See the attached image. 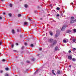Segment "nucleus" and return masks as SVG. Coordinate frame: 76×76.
I'll use <instances>...</instances> for the list:
<instances>
[{"instance_id": "obj_6", "label": "nucleus", "mask_w": 76, "mask_h": 76, "mask_svg": "<svg viewBox=\"0 0 76 76\" xmlns=\"http://www.w3.org/2000/svg\"><path fill=\"white\" fill-rule=\"evenodd\" d=\"M24 25L25 26H28V22H24Z\"/></svg>"}, {"instance_id": "obj_52", "label": "nucleus", "mask_w": 76, "mask_h": 76, "mask_svg": "<svg viewBox=\"0 0 76 76\" xmlns=\"http://www.w3.org/2000/svg\"><path fill=\"white\" fill-rule=\"evenodd\" d=\"M50 6L51 7V6H52V5L50 4Z\"/></svg>"}, {"instance_id": "obj_16", "label": "nucleus", "mask_w": 76, "mask_h": 76, "mask_svg": "<svg viewBox=\"0 0 76 76\" xmlns=\"http://www.w3.org/2000/svg\"><path fill=\"white\" fill-rule=\"evenodd\" d=\"M67 33H69V34H70V32H71V31L70 30H67L66 31Z\"/></svg>"}, {"instance_id": "obj_33", "label": "nucleus", "mask_w": 76, "mask_h": 76, "mask_svg": "<svg viewBox=\"0 0 76 76\" xmlns=\"http://www.w3.org/2000/svg\"><path fill=\"white\" fill-rule=\"evenodd\" d=\"M38 72V70H37L36 71H35V72L34 74H36L37 73V72Z\"/></svg>"}, {"instance_id": "obj_2", "label": "nucleus", "mask_w": 76, "mask_h": 76, "mask_svg": "<svg viewBox=\"0 0 76 76\" xmlns=\"http://www.w3.org/2000/svg\"><path fill=\"white\" fill-rule=\"evenodd\" d=\"M58 35H59V34L58 33V31L57 30L56 31V34L54 36V37L55 38H57L58 36Z\"/></svg>"}, {"instance_id": "obj_25", "label": "nucleus", "mask_w": 76, "mask_h": 76, "mask_svg": "<svg viewBox=\"0 0 76 76\" xmlns=\"http://www.w3.org/2000/svg\"><path fill=\"white\" fill-rule=\"evenodd\" d=\"M11 47L12 48H13V47H14V44H12L11 45Z\"/></svg>"}, {"instance_id": "obj_59", "label": "nucleus", "mask_w": 76, "mask_h": 76, "mask_svg": "<svg viewBox=\"0 0 76 76\" xmlns=\"http://www.w3.org/2000/svg\"><path fill=\"white\" fill-rule=\"evenodd\" d=\"M16 58H18V57L16 56Z\"/></svg>"}, {"instance_id": "obj_37", "label": "nucleus", "mask_w": 76, "mask_h": 76, "mask_svg": "<svg viewBox=\"0 0 76 76\" xmlns=\"http://www.w3.org/2000/svg\"><path fill=\"white\" fill-rule=\"evenodd\" d=\"M24 45H28V44H27V43H24Z\"/></svg>"}, {"instance_id": "obj_18", "label": "nucleus", "mask_w": 76, "mask_h": 76, "mask_svg": "<svg viewBox=\"0 0 76 76\" xmlns=\"http://www.w3.org/2000/svg\"><path fill=\"white\" fill-rule=\"evenodd\" d=\"M35 61V58H33L31 59V61Z\"/></svg>"}, {"instance_id": "obj_32", "label": "nucleus", "mask_w": 76, "mask_h": 76, "mask_svg": "<svg viewBox=\"0 0 76 76\" xmlns=\"http://www.w3.org/2000/svg\"><path fill=\"white\" fill-rule=\"evenodd\" d=\"M31 47H34V45L32 44H31Z\"/></svg>"}, {"instance_id": "obj_41", "label": "nucleus", "mask_w": 76, "mask_h": 76, "mask_svg": "<svg viewBox=\"0 0 76 76\" xmlns=\"http://www.w3.org/2000/svg\"><path fill=\"white\" fill-rule=\"evenodd\" d=\"M2 61H6V60L5 59H3Z\"/></svg>"}, {"instance_id": "obj_8", "label": "nucleus", "mask_w": 76, "mask_h": 76, "mask_svg": "<svg viewBox=\"0 0 76 76\" xmlns=\"http://www.w3.org/2000/svg\"><path fill=\"white\" fill-rule=\"evenodd\" d=\"M44 39L45 40V42H47V41H48V39H47V37H44Z\"/></svg>"}, {"instance_id": "obj_34", "label": "nucleus", "mask_w": 76, "mask_h": 76, "mask_svg": "<svg viewBox=\"0 0 76 76\" xmlns=\"http://www.w3.org/2000/svg\"><path fill=\"white\" fill-rule=\"evenodd\" d=\"M28 19L29 20V21H32V20H31V19H30L29 18H28Z\"/></svg>"}, {"instance_id": "obj_58", "label": "nucleus", "mask_w": 76, "mask_h": 76, "mask_svg": "<svg viewBox=\"0 0 76 76\" xmlns=\"http://www.w3.org/2000/svg\"><path fill=\"white\" fill-rule=\"evenodd\" d=\"M20 37H22V36H21V35H20Z\"/></svg>"}, {"instance_id": "obj_46", "label": "nucleus", "mask_w": 76, "mask_h": 76, "mask_svg": "<svg viewBox=\"0 0 76 76\" xmlns=\"http://www.w3.org/2000/svg\"><path fill=\"white\" fill-rule=\"evenodd\" d=\"M19 45V44H18V43H16V45Z\"/></svg>"}, {"instance_id": "obj_44", "label": "nucleus", "mask_w": 76, "mask_h": 76, "mask_svg": "<svg viewBox=\"0 0 76 76\" xmlns=\"http://www.w3.org/2000/svg\"><path fill=\"white\" fill-rule=\"evenodd\" d=\"M71 50H69L68 51V53H71Z\"/></svg>"}, {"instance_id": "obj_15", "label": "nucleus", "mask_w": 76, "mask_h": 76, "mask_svg": "<svg viewBox=\"0 0 76 76\" xmlns=\"http://www.w3.org/2000/svg\"><path fill=\"white\" fill-rule=\"evenodd\" d=\"M57 73L58 75H59L61 73L60 71L59 70L57 71Z\"/></svg>"}, {"instance_id": "obj_54", "label": "nucleus", "mask_w": 76, "mask_h": 76, "mask_svg": "<svg viewBox=\"0 0 76 76\" xmlns=\"http://www.w3.org/2000/svg\"><path fill=\"white\" fill-rule=\"evenodd\" d=\"M38 8H39V6H37Z\"/></svg>"}, {"instance_id": "obj_12", "label": "nucleus", "mask_w": 76, "mask_h": 76, "mask_svg": "<svg viewBox=\"0 0 76 76\" xmlns=\"http://www.w3.org/2000/svg\"><path fill=\"white\" fill-rule=\"evenodd\" d=\"M57 41L55 40L54 42L53 43V45H55V44H57Z\"/></svg>"}, {"instance_id": "obj_29", "label": "nucleus", "mask_w": 76, "mask_h": 76, "mask_svg": "<svg viewBox=\"0 0 76 76\" xmlns=\"http://www.w3.org/2000/svg\"><path fill=\"white\" fill-rule=\"evenodd\" d=\"M56 9H57V10H60V8H59V7H57L56 8Z\"/></svg>"}, {"instance_id": "obj_42", "label": "nucleus", "mask_w": 76, "mask_h": 76, "mask_svg": "<svg viewBox=\"0 0 76 76\" xmlns=\"http://www.w3.org/2000/svg\"><path fill=\"white\" fill-rule=\"evenodd\" d=\"M0 72L1 73H3V71H2V70L0 71Z\"/></svg>"}, {"instance_id": "obj_7", "label": "nucleus", "mask_w": 76, "mask_h": 76, "mask_svg": "<svg viewBox=\"0 0 76 76\" xmlns=\"http://www.w3.org/2000/svg\"><path fill=\"white\" fill-rule=\"evenodd\" d=\"M72 51L75 53H76V49L75 48H73L72 49Z\"/></svg>"}, {"instance_id": "obj_60", "label": "nucleus", "mask_w": 76, "mask_h": 76, "mask_svg": "<svg viewBox=\"0 0 76 76\" xmlns=\"http://www.w3.org/2000/svg\"><path fill=\"white\" fill-rule=\"evenodd\" d=\"M0 55H1V53H0Z\"/></svg>"}, {"instance_id": "obj_48", "label": "nucleus", "mask_w": 76, "mask_h": 76, "mask_svg": "<svg viewBox=\"0 0 76 76\" xmlns=\"http://www.w3.org/2000/svg\"><path fill=\"white\" fill-rule=\"evenodd\" d=\"M37 10H35V11H34V13H37Z\"/></svg>"}, {"instance_id": "obj_50", "label": "nucleus", "mask_w": 76, "mask_h": 76, "mask_svg": "<svg viewBox=\"0 0 76 76\" xmlns=\"http://www.w3.org/2000/svg\"><path fill=\"white\" fill-rule=\"evenodd\" d=\"M4 0H1V1H3Z\"/></svg>"}, {"instance_id": "obj_43", "label": "nucleus", "mask_w": 76, "mask_h": 76, "mask_svg": "<svg viewBox=\"0 0 76 76\" xmlns=\"http://www.w3.org/2000/svg\"><path fill=\"white\" fill-rule=\"evenodd\" d=\"M3 15H6V13H5V12H3Z\"/></svg>"}, {"instance_id": "obj_3", "label": "nucleus", "mask_w": 76, "mask_h": 76, "mask_svg": "<svg viewBox=\"0 0 76 76\" xmlns=\"http://www.w3.org/2000/svg\"><path fill=\"white\" fill-rule=\"evenodd\" d=\"M76 19L75 20H71L70 22V23H75V22H76Z\"/></svg>"}, {"instance_id": "obj_17", "label": "nucleus", "mask_w": 76, "mask_h": 76, "mask_svg": "<svg viewBox=\"0 0 76 76\" xmlns=\"http://www.w3.org/2000/svg\"><path fill=\"white\" fill-rule=\"evenodd\" d=\"M12 34H15V30H12Z\"/></svg>"}, {"instance_id": "obj_36", "label": "nucleus", "mask_w": 76, "mask_h": 76, "mask_svg": "<svg viewBox=\"0 0 76 76\" xmlns=\"http://www.w3.org/2000/svg\"><path fill=\"white\" fill-rule=\"evenodd\" d=\"M74 32H76V29H74Z\"/></svg>"}, {"instance_id": "obj_24", "label": "nucleus", "mask_w": 76, "mask_h": 76, "mask_svg": "<svg viewBox=\"0 0 76 76\" xmlns=\"http://www.w3.org/2000/svg\"><path fill=\"white\" fill-rule=\"evenodd\" d=\"M8 15L10 17H11L12 16V14L11 13H10L8 14Z\"/></svg>"}, {"instance_id": "obj_53", "label": "nucleus", "mask_w": 76, "mask_h": 76, "mask_svg": "<svg viewBox=\"0 0 76 76\" xmlns=\"http://www.w3.org/2000/svg\"><path fill=\"white\" fill-rule=\"evenodd\" d=\"M71 65H69V67H71Z\"/></svg>"}, {"instance_id": "obj_5", "label": "nucleus", "mask_w": 76, "mask_h": 76, "mask_svg": "<svg viewBox=\"0 0 76 76\" xmlns=\"http://www.w3.org/2000/svg\"><path fill=\"white\" fill-rule=\"evenodd\" d=\"M17 32H22V31H21V28H19L17 29Z\"/></svg>"}, {"instance_id": "obj_56", "label": "nucleus", "mask_w": 76, "mask_h": 76, "mask_svg": "<svg viewBox=\"0 0 76 76\" xmlns=\"http://www.w3.org/2000/svg\"><path fill=\"white\" fill-rule=\"evenodd\" d=\"M46 36H47V33H46Z\"/></svg>"}, {"instance_id": "obj_61", "label": "nucleus", "mask_w": 76, "mask_h": 76, "mask_svg": "<svg viewBox=\"0 0 76 76\" xmlns=\"http://www.w3.org/2000/svg\"><path fill=\"white\" fill-rule=\"evenodd\" d=\"M22 0H20V1H21Z\"/></svg>"}, {"instance_id": "obj_21", "label": "nucleus", "mask_w": 76, "mask_h": 76, "mask_svg": "<svg viewBox=\"0 0 76 76\" xmlns=\"http://www.w3.org/2000/svg\"><path fill=\"white\" fill-rule=\"evenodd\" d=\"M72 60L73 61H76V59L75 58H72Z\"/></svg>"}, {"instance_id": "obj_47", "label": "nucleus", "mask_w": 76, "mask_h": 76, "mask_svg": "<svg viewBox=\"0 0 76 76\" xmlns=\"http://www.w3.org/2000/svg\"><path fill=\"white\" fill-rule=\"evenodd\" d=\"M40 55V54H38L37 55V56H39V55Z\"/></svg>"}, {"instance_id": "obj_22", "label": "nucleus", "mask_w": 76, "mask_h": 76, "mask_svg": "<svg viewBox=\"0 0 76 76\" xmlns=\"http://www.w3.org/2000/svg\"><path fill=\"white\" fill-rule=\"evenodd\" d=\"M12 6H13V5H12V4H10V7H12Z\"/></svg>"}, {"instance_id": "obj_28", "label": "nucleus", "mask_w": 76, "mask_h": 76, "mask_svg": "<svg viewBox=\"0 0 76 76\" xmlns=\"http://www.w3.org/2000/svg\"><path fill=\"white\" fill-rule=\"evenodd\" d=\"M26 63H30V62L29 61H27Z\"/></svg>"}, {"instance_id": "obj_4", "label": "nucleus", "mask_w": 76, "mask_h": 76, "mask_svg": "<svg viewBox=\"0 0 76 76\" xmlns=\"http://www.w3.org/2000/svg\"><path fill=\"white\" fill-rule=\"evenodd\" d=\"M68 39H64L63 40V42L65 43H66L67 42H68Z\"/></svg>"}, {"instance_id": "obj_64", "label": "nucleus", "mask_w": 76, "mask_h": 76, "mask_svg": "<svg viewBox=\"0 0 76 76\" xmlns=\"http://www.w3.org/2000/svg\"><path fill=\"white\" fill-rule=\"evenodd\" d=\"M10 44H12V43H10Z\"/></svg>"}, {"instance_id": "obj_10", "label": "nucleus", "mask_w": 76, "mask_h": 76, "mask_svg": "<svg viewBox=\"0 0 76 76\" xmlns=\"http://www.w3.org/2000/svg\"><path fill=\"white\" fill-rule=\"evenodd\" d=\"M68 58L69 60H72V56H68Z\"/></svg>"}, {"instance_id": "obj_14", "label": "nucleus", "mask_w": 76, "mask_h": 76, "mask_svg": "<svg viewBox=\"0 0 76 76\" xmlns=\"http://www.w3.org/2000/svg\"><path fill=\"white\" fill-rule=\"evenodd\" d=\"M58 50V47L57 46H56L55 48V51H57Z\"/></svg>"}, {"instance_id": "obj_13", "label": "nucleus", "mask_w": 76, "mask_h": 76, "mask_svg": "<svg viewBox=\"0 0 76 76\" xmlns=\"http://www.w3.org/2000/svg\"><path fill=\"white\" fill-rule=\"evenodd\" d=\"M49 34L51 35V36H53V32L51 31H49Z\"/></svg>"}, {"instance_id": "obj_23", "label": "nucleus", "mask_w": 76, "mask_h": 76, "mask_svg": "<svg viewBox=\"0 0 76 76\" xmlns=\"http://www.w3.org/2000/svg\"><path fill=\"white\" fill-rule=\"evenodd\" d=\"M2 44H3V42L2 41H1L0 42V45H1Z\"/></svg>"}, {"instance_id": "obj_27", "label": "nucleus", "mask_w": 76, "mask_h": 76, "mask_svg": "<svg viewBox=\"0 0 76 76\" xmlns=\"http://www.w3.org/2000/svg\"><path fill=\"white\" fill-rule=\"evenodd\" d=\"M24 48H25V47H24V46H22L21 48L22 50H23V49H24Z\"/></svg>"}, {"instance_id": "obj_1", "label": "nucleus", "mask_w": 76, "mask_h": 76, "mask_svg": "<svg viewBox=\"0 0 76 76\" xmlns=\"http://www.w3.org/2000/svg\"><path fill=\"white\" fill-rule=\"evenodd\" d=\"M67 27V26L66 25H64L63 27L62 28L61 30L62 31H64V29H66V28Z\"/></svg>"}, {"instance_id": "obj_20", "label": "nucleus", "mask_w": 76, "mask_h": 76, "mask_svg": "<svg viewBox=\"0 0 76 76\" xmlns=\"http://www.w3.org/2000/svg\"><path fill=\"white\" fill-rule=\"evenodd\" d=\"M24 7H25L26 8H27V7H28V5L27 4H25L24 5Z\"/></svg>"}, {"instance_id": "obj_38", "label": "nucleus", "mask_w": 76, "mask_h": 76, "mask_svg": "<svg viewBox=\"0 0 76 76\" xmlns=\"http://www.w3.org/2000/svg\"><path fill=\"white\" fill-rule=\"evenodd\" d=\"M60 16V15H59V14H57V15H56V16H57V17H58V16Z\"/></svg>"}, {"instance_id": "obj_39", "label": "nucleus", "mask_w": 76, "mask_h": 76, "mask_svg": "<svg viewBox=\"0 0 76 76\" xmlns=\"http://www.w3.org/2000/svg\"><path fill=\"white\" fill-rule=\"evenodd\" d=\"M42 50V48H40L39 49V51H41V50Z\"/></svg>"}, {"instance_id": "obj_40", "label": "nucleus", "mask_w": 76, "mask_h": 76, "mask_svg": "<svg viewBox=\"0 0 76 76\" xmlns=\"http://www.w3.org/2000/svg\"><path fill=\"white\" fill-rule=\"evenodd\" d=\"M13 51H14V52H17V50H13Z\"/></svg>"}, {"instance_id": "obj_57", "label": "nucleus", "mask_w": 76, "mask_h": 76, "mask_svg": "<svg viewBox=\"0 0 76 76\" xmlns=\"http://www.w3.org/2000/svg\"><path fill=\"white\" fill-rule=\"evenodd\" d=\"M28 70L27 69V70H26V71L27 72V71H28Z\"/></svg>"}, {"instance_id": "obj_51", "label": "nucleus", "mask_w": 76, "mask_h": 76, "mask_svg": "<svg viewBox=\"0 0 76 76\" xmlns=\"http://www.w3.org/2000/svg\"><path fill=\"white\" fill-rule=\"evenodd\" d=\"M40 19L41 20H42V18H40Z\"/></svg>"}, {"instance_id": "obj_31", "label": "nucleus", "mask_w": 76, "mask_h": 76, "mask_svg": "<svg viewBox=\"0 0 76 76\" xmlns=\"http://www.w3.org/2000/svg\"><path fill=\"white\" fill-rule=\"evenodd\" d=\"M21 16V14H18V17H20Z\"/></svg>"}, {"instance_id": "obj_49", "label": "nucleus", "mask_w": 76, "mask_h": 76, "mask_svg": "<svg viewBox=\"0 0 76 76\" xmlns=\"http://www.w3.org/2000/svg\"><path fill=\"white\" fill-rule=\"evenodd\" d=\"M70 5H71V4H73V3H71V4H70Z\"/></svg>"}, {"instance_id": "obj_9", "label": "nucleus", "mask_w": 76, "mask_h": 76, "mask_svg": "<svg viewBox=\"0 0 76 76\" xmlns=\"http://www.w3.org/2000/svg\"><path fill=\"white\" fill-rule=\"evenodd\" d=\"M49 42H52L53 41V39H49L48 41Z\"/></svg>"}, {"instance_id": "obj_19", "label": "nucleus", "mask_w": 76, "mask_h": 76, "mask_svg": "<svg viewBox=\"0 0 76 76\" xmlns=\"http://www.w3.org/2000/svg\"><path fill=\"white\" fill-rule=\"evenodd\" d=\"M5 70H6L7 71L9 70V68L7 67L5 68Z\"/></svg>"}, {"instance_id": "obj_30", "label": "nucleus", "mask_w": 76, "mask_h": 76, "mask_svg": "<svg viewBox=\"0 0 76 76\" xmlns=\"http://www.w3.org/2000/svg\"><path fill=\"white\" fill-rule=\"evenodd\" d=\"M73 19H74V17H72L71 18V20Z\"/></svg>"}, {"instance_id": "obj_63", "label": "nucleus", "mask_w": 76, "mask_h": 76, "mask_svg": "<svg viewBox=\"0 0 76 76\" xmlns=\"http://www.w3.org/2000/svg\"><path fill=\"white\" fill-rule=\"evenodd\" d=\"M22 53H23V52H22Z\"/></svg>"}, {"instance_id": "obj_55", "label": "nucleus", "mask_w": 76, "mask_h": 76, "mask_svg": "<svg viewBox=\"0 0 76 76\" xmlns=\"http://www.w3.org/2000/svg\"><path fill=\"white\" fill-rule=\"evenodd\" d=\"M43 36H44V35H45V34H43L42 35Z\"/></svg>"}, {"instance_id": "obj_26", "label": "nucleus", "mask_w": 76, "mask_h": 76, "mask_svg": "<svg viewBox=\"0 0 76 76\" xmlns=\"http://www.w3.org/2000/svg\"><path fill=\"white\" fill-rule=\"evenodd\" d=\"M73 42H75V41H76V39H74L72 40Z\"/></svg>"}, {"instance_id": "obj_45", "label": "nucleus", "mask_w": 76, "mask_h": 76, "mask_svg": "<svg viewBox=\"0 0 76 76\" xmlns=\"http://www.w3.org/2000/svg\"><path fill=\"white\" fill-rule=\"evenodd\" d=\"M2 17H0V20H1V19H2Z\"/></svg>"}, {"instance_id": "obj_62", "label": "nucleus", "mask_w": 76, "mask_h": 76, "mask_svg": "<svg viewBox=\"0 0 76 76\" xmlns=\"http://www.w3.org/2000/svg\"><path fill=\"white\" fill-rule=\"evenodd\" d=\"M48 24H47V26H48Z\"/></svg>"}, {"instance_id": "obj_11", "label": "nucleus", "mask_w": 76, "mask_h": 76, "mask_svg": "<svg viewBox=\"0 0 76 76\" xmlns=\"http://www.w3.org/2000/svg\"><path fill=\"white\" fill-rule=\"evenodd\" d=\"M52 74H53V75H56V73H54V70H52Z\"/></svg>"}, {"instance_id": "obj_35", "label": "nucleus", "mask_w": 76, "mask_h": 76, "mask_svg": "<svg viewBox=\"0 0 76 76\" xmlns=\"http://www.w3.org/2000/svg\"><path fill=\"white\" fill-rule=\"evenodd\" d=\"M5 76H9V75L7 74H6L5 75Z\"/></svg>"}]
</instances>
